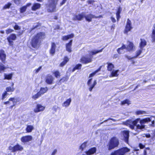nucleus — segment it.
Here are the masks:
<instances>
[{"instance_id":"36","label":"nucleus","mask_w":155,"mask_h":155,"mask_svg":"<svg viewBox=\"0 0 155 155\" xmlns=\"http://www.w3.org/2000/svg\"><path fill=\"white\" fill-rule=\"evenodd\" d=\"M69 79V77L68 76L66 75L63 77L59 80V82L61 83L67 81Z\"/></svg>"},{"instance_id":"30","label":"nucleus","mask_w":155,"mask_h":155,"mask_svg":"<svg viewBox=\"0 0 155 155\" xmlns=\"http://www.w3.org/2000/svg\"><path fill=\"white\" fill-rule=\"evenodd\" d=\"M107 70L108 71H111L113 70V69L114 68V64L111 63H107Z\"/></svg>"},{"instance_id":"24","label":"nucleus","mask_w":155,"mask_h":155,"mask_svg":"<svg viewBox=\"0 0 155 155\" xmlns=\"http://www.w3.org/2000/svg\"><path fill=\"white\" fill-rule=\"evenodd\" d=\"M41 6V4L39 3H34L31 7V10L33 11H35L37 9H39Z\"/></svg>"},{"instance_id":"46","label":"nucleus","mask_w":155,"mask_h":155,"mask_svg":"<svg viewBox=\"0 0 155 155\" xmlns=\"http://www.w3.org/2000/svg\"><path fill=\"white\" fill-rule=\"evenodd\" d=\"M12 4L10 2H8L5 4L3 7V9H6L9 8L11 6Z\"/></svg>"},{"instance_id":"3","label":"nucleus","mask_w":155,"mask_h":155,"mask_svg":"<svg viewBox=\"0 0 155 155\" xmlns=\"http://www.w3.org/2000/svg\"><path fill=\"white\" fill-rule=\"evenodd\" d=\"M103 49V48H102L100 50L91 51L89 53L90 55L88 56H82L80 59V62L83 64H85L91 62L92 61L93 55L101 52Z\"/></svg>"},{"instance_id":"27","label":"nucleus","mask_w":155,"mask_h":155,"mask_svg":"<svg viewBox=\"0 0 155 155\" xmlns=\"http://www.w3.org/2000/svg\"><path fill=\"white\" fill-rule=\"evenodd\" d=\"M110 75V77H114L118 76L119 74L117 73L119 71L118 70H112Z\"/></svg>"},{"instance_id":"48","label":"nucleus","mask_w":155,"mask_h":155,"mask_svg":"<svg viewBox=\"0 0 155 155\" xmlns=\"http://www.w3.org/2000/svg\"><path fill=\"white\" fill-rule=\"evenodd\" d=\"M13 30L12 29L8 28L6 30V33L8 35L10 33L13 32Z\"/></svg>"},{"instance_id":"45","label":"nucleus","mask_w":155,"mask_h":155,"mask_svg":"<svg viewBox=\"0 0 155 155\" xmlns=\"http://www.w3.org/2000/svg\"><path fill=\"white\" fill-rule=\"evenodd\" d=\"M8 93L5 91L2 94L1 97L2 100H3L6 97V96L8 95Z\"/></svg>"},{"instance_id":"2","label":"nucleus","mask_w":155,"mask_h":155,"mask_svg":"<svg viewBox=\"0 0 155 155\" xmlns=\"http://www.w3.org/2000/svg\"><path fill=\"white\" fill-rule=\"evenodd\" d=\"M102 18L103 16L101 15H99L98 16H96L92 14H89L87 15H85L84 13L82 12L81 13L75 15L73 17V19L75 21H80L82 20L84 18H85L86 21L90 22L92 21L93 18Z\"/></svg>"},{"instance_id":"47","label":"nucleus","mask_w":155,"mask_h":155,"mask_svg":"<svg viewBox=\"0 0 155 155\" xmlns=\"http://www.w3.org/2000/svg\"><path fill=\"white\" fill-rule=\"evenodd\" d=\"M26 7L25 6L21 7L20 8V12L21 13L24 12L26 10Z\"/></svg>"},{"instance_id":"31","label":"nucleus","mask_w":155,"mask_h":155,"mask_svg":"<svg viewBox=\"0 0 155 155\" xmlns=\"http://www.w3.org/2000/svg\"><path fill=\"white\" fill-rule=\"evenodd\" d=\"M13 76L12 73H10L8 74H4V80H11Z\"/></svg>"},{"instance_id":"6","label":"nucleus","mask_w":155,"mask_h":155,"mask_svg":"<svg viewBox=\"0 0 155 155\" xmlns=\"http://www.w3.org/2000/svg\"><path fill=\"white\" fill-rule=\"evenodd\" d=\"M130 151V149L127 147H123L114 150L110 155H125Z\"/></svg>"},{"instance_id":"4","label":"nucleus","mask_w":155,"mask_h":155,"mask_svg":"<svg viewBox=\"0 0 155 155\" xmlns=\"http://www.w3.org/2000/svg\"><path fill=\"white\" fill-rule=\"evenodd\" d=\"M140 120V118H137L133 121H132L131 120H128L125 122V124L129 127L132 130L134 129L135 126H136L137 129H142L144 128L145 125L137 124Z\"/></svg>"},{"instance_id":"62","label":"nucleus","mask_w":155,"mask_h":155,"mask_svg":"<svg viewBox=\"0 0 155 155\" xmlns=\"http://www.w3.org/2000/svg\"><path fill=\"white\" fill-rule=\"evenodd\" d=\"M154 124H155V121H154V120H152L151 121V125L152 126V127H154Z\"/></svg>"},{"instance_id":"54","label":"nucleus","mask_w":155,"mask_h":155,"mask_svg":"<svg viewBox=\"0 0 155 155\" xmlns=\"http://www.w3.org/2000/svg\"><path fill=\"white\" fill-rule=\"evenodd\" d=\"M96 73L95 72V71H94L93 72H92L89 75V78L91 77L94 76V75Z\"/></svg>"},{"instance_id":"57","label":"nucleus","mask_w":155,"mask_h":155,"mask_svg":"<svg viewBox=\"0 0 155 155\" xmlns=\"http://www.w3.org/2000/svg\"><path fill=\"white\" fill-rule=\"evenodd\" d=\"M57 152V150L56 149H55L53 151L51 155H54Z\"/></svg>"},{"instance_id":"1","label":"nucleus","mask_w":155,"mask_h":155,"mask_svg":"<svg viewBox=\"0 0 155 155\" xmlns=\"http://www.w3.org/2000/svg\"><path fill=\"white\" fill-rule=\"evenodd\" d=\"M45 32H39L35 35L31 39L30 44L31 47L34 48L38 49L40 47L41 41L45 38Z\"/></svg>"},{"instance_id":"12","label":"nucleus","mask_w":155,"mask_h":155,"mask_svg":"<svg viewBox=\"0 0 155 155\" xmlns=\"http://www.w3.org/2000/svg\"><path fill=\"white\" fill-rule=\"evenodd\" d=\"M45 107L42 105L41 104H37L34 110V111L35 113L42 112L45 109Z\"/></svg>"},{"instance_id":"13","label":"nucleus","mask_w":155,"mask_h":155,"mask_svg":"<svg viewBox=\"0 0 155 155\" xmlns=\"http://www.w3.org/2000/svg\"><path fill=\"white\" fill-rule=\"evenodd\" d=\"M54 79V78L51 75L48 74L46 77L45 82L48 84H51L53 83Z\"/></svg>"},{"instance_id":"9","label":"nucleus","mask_w":155,"mask_h":155,"mask_svg":"<svg viewBox=\"0 0 155 155\" xmlns=\"http://www.w3.org/2000/svg\"><path fill=\"white\" fill-rule=\"evenodd\" d=\"M8 149L12 151L13 152H15L17 151H21L23 150V147L18 143L12 147L9 146L8 147Z\"/></svg>"},{"instance_id":"44","label":"nucleus","mask_w":155,"mask_h":155,"mask_svg":"<svg viewBox=\"0 0 155 155\" xmlns=\"http://www.w3.org/2000/svg\"><path fill=\"white\" fill-rule=\"evenodd\" d=\"M53 74L55 77L57 78H59L61 76L60 73L58 71H55L54 72Z\"/></svg>"},{"instance_id":"56","label":"nucleus","mask_w":155,"mask_h":155,"mask_svg":"<svg viewBox=\"0 0 155 155\" xmlns=\"http://www.w3.org/2000/svg\"><path fill=\"white\" fill-rule=\"evenodd\" d=\"M110 19L113 23H115L116 22V19L114 17L112 16L110 17Z\"/></svg>"},{"instance_id":"43","label":"nucleus","mask_w":155,"mask_h":155,"mask_svg":"<svg viewBox=\"0 0 155 155\" xmlns=\"http://www.w3.org/2000/svg\"><path fill=\"white\" fill-rule=\"evenodd\" d=\"M146 111L141 110H137L135 112V114L136 115H137L145 114H146Z\"/></svg>"},{"instance_id":"58","label":"nucleus","mask_w":155,"mask_h":155,"mask_svg":"<svg viewBox=\"0 0 155 155\" xmlns=\"http://www.w3.org/2000/svg\"><path fill=\"white\" fill-rule=\"evenodd\" d=\"M92 80V78H90V79H89L88 80V81L87 82V84L89 86Z\"/></svg>"},{"instance_id":"40","label":"nucleus","mask_w":155,"mask_h":155,"mask_svg":"<svg viewBox=\"0 0 155 155\" xmlns=\"http://www.w3.org/2000/svg\"><path fill=\"white\" fill-rule=\"evenodd\" d=\"M130 104V101L128 99H126L125 100L121 101L120 103L121 105H124L125 104H127L128 105H129Z\"/></svg>"},{"instance_id":"25","label":"nucleus","mask_w":155,"mask_h":155,"mask_svg":"<svg viewBox=\"0 0 155 155\" xmlns=\"http://www.w3.org/2000/svg\"><path fill=\"white\" fill-rule=\"evenodd\" d=\"M74 37V34L71 33L69 35L63 36L62 38V39L63 41H66L70 38H72Z\"/></svg>"},{"instance_id":"29","label":"nucleus","mask_w":155,"mask_h":155,"mask_svg":"<svg viewBox=\"0 0 155 155\" xmlns=\"http://www.w3.org/2000/svg\"><path fill=\"white\" fill-rule=\"evenodd\" d=\"M140 41L139 46L140 48L143 49V48L147 45V42L144 39H140Z\"/></svg>"},{"instance_id":"55","label":"nucleus","mask_w":155,"mask_h":155,"mask_svg":"<svg viewBox=\"0 0 155 155\" xmlns=\"http://www.w3.org/2000/svg\"><path fill=\"white\" fill-rule=\"evenodd\" d=\"M155 36V26L154 27V29L152 30V33L151 37Z\"/></svg>"},{"instance_id":"39","label":"nucleus","mask_w":155,"mask_h":155,"mask_svg":"<svg viewBox=\"0 0 155 155\" xmlns=\"http://www.w3.org/2000/svg\"><path fill=\"white\" fill-rule=\"evenodd\" d=\"M142 52V49L140 48L136 51V54L134 56V58H137Z\"/></svg>"},{"instance_id":"42","label":"nucleus","mask_w":155,"mask_h":155,"mask_svg":"<svg viewBox=\"0 0 155 155\" xmlns=\"http://www.w3.org/2000/svg\"><path fill=\"white\" fill-rule=\"evenodd\" d=\"M97 82L96 80H94L93 83V84L91 85L89 88V90L90 91H91L93 88L94 87L95 85L97 84Z\"/></svg>"},{"instance_id":"11","label":"nucleus","mask_w":155,"mask_h":155,"mask_svg":"<svg viewBox=\"0 0 155 155\" xmlns=\"http://www.w3.org/2000/svg\"><path fill=\"white\" fill-rule=\"evenodd\" d=\"M133 28L131 22L129 18H128L124 31V33L127 34L129 31H130Z\"/></svg>"},{"instance_id":"15","label":"nucleus","mask_w":155,"mask_h":155,"mask_svg":"<svg viewBox=\"0 0 155 155\" xmlns=\"http://www.w3.org/2000/svg\"><path fill=\"white\" fill-rule=\"evenodd\" d=\"M32 137L31 135H27L22 137L21 138V141L23 143H25L32 140Z\"/></svg>"},{"instance_id":"28","label":"nucleus","mask_w":155,"mask_h":155,"mask_svg":"<svg viewBox=\"0 0 155 155\" xmlns=\"http://www.w3.org/2000/svg\"><path fill=\"white\" fill-rule=\"evenodd\" d=\"M48 90V89L47 87H41L40 88V91L39 92L42 95L46 93Z\"/></svg>"},{"instance_id":"51","label":"nucleus","mask_w":155,"mask_h":155,"mask_svg":"<svg viewBox=\"0 0 155 155\" xmlns=\"http://www.w3.org/2000/svg\"><path fill=\"white\" fill-rule=\"evenodd\" d=\"M67 0H62L61 2L60 3V6H61L63 5L65 3Z\"/></svg>"},{"instance_id":"8","label":"nucleus","mask_w":155,"mask_h":155,"mask_svg":"<svg viewBox=\"0 0 155 155\" xmlns=\"http://www.w3.org/2000/svg\"><path fill=\"white\" fill-rule=\"evenodd\" d=\"M19 100L18 98H15L14 97H11L10 98L8 101L4 102V104L5 105L10 104V101H12V102L13 104L9 107V109H12L14 107H15L16 104L17 102L19 101Z\"/></svg>"},{"instance_id":"21","label":"nucleus","mask_w":155,"mask_h":155,"mask_svg":"<svg viewBox=\"0 0 155 155\" xmlns=\"http://www.w3.org/2000/svg\"><path fill=\"white\" fill-rule=\"evenodd\" d=\"M152 118V117H151L150 116V117H147L142 119L140 120V123L141 125L147 123L151 121Z\"/></svg>"},{"instance_id":"52","label":"nucleus","mask_w":155,"mask_h":155,"mask_svg":"<svg viewBox=\"0 0 155 155\" xmlns=\"http://www.w3.org/2000/svg\"><path fill=\"white\" fill-rule=\"evenodd\" d=\"M95 2L94 0H88L87 1L88 4H93Z\"/></svg>"},{"instance_id":"17","label":"nucleus","mask_w":155,"mask_h":155,"mask_svg":"<svg viewBox=\"0 0 155 155\" xmlns=\"http://www.w3.org/2000/svg\"><path fill=\"white\" fill-rule=\"evenodd\" d=\"M97 151L96 148L94 147L89 149L88 150L85 152V155H91Z\"/></svg>"},{"instance_id":"35","label":"nucleus","mask_w":155,"mask_h":155,"mask_svg":"<svg viewBox=\"0 0 155 155\" xmlns=\"http://www.w3.org/2000/svg\"><path fill=\"white\" fill-rule=\"evenodd\" d=\"M33 129L34 127L32 125H28L27 126L25 130L27 133H30L31 132Z\"/></svg>"},{"instance_id":"14","label":"nucleus","mask_w":155,"mask_h":155,"mask_svg":"<svg viewBox=\"0 0 155 155\" xmlns=\"http://www.w3.org/2000/svg\"><path fill=\"white\" fill-rule=\"evenodd\" d=\"M122 133L123 135L125 141L128 143L129 137V131L128 130H124L122 131Z\"/></svg>"},{"instance_id":"53","label":"nucleus","mask_w":155,"mask_h":155,"mask_svg":"<svg viewBox=\"0 0 155 155\" xmlns=\"http://www.w3.org/2000/svg\"><path fill=\"white\" fill-rule=\"evenodd\" d=\"M125 56L126 58H127L128 60H131L133 58H134V56L132 57H131L129 56L128 55H125Z\"/></svg>"},{"instance_id":"49","label":"nucleus","mask_w":155,"mask_h":155,"mask_svg":"<svg viewBox=\"0 0 155 155\" xmlns=\"http://www.w3.org/2000/svg\"><path fill=\"white\" fill-rule=\"evenodd\" d=\"M138 146L140 149H143L145 147V146L141 143L139 144Z\"/></svg>"},{"instance_id":"34","label":"nucleus","mask_w":155,"mask_h":155,"mask_svg":"<svg viewBox=\"0 0 155 155\" xmlns=\"http://www.w3.org/2000/svg\"><path fill=\"white\" fill-rule=\"evenodd\" d=\"M41 95L38 91L35 94L33 95L32 96V98L34 100H36L39 98Z\"/></svg>"},{"instance_id":"16","label":"nucleus","mask_w":155,"mask_h":155,"mask_svg":"<svg viewBox=\"0 0 155 155\" xmlns=\"http://www.w3.org/2000/svg\"><path fill=\"white\" fill-rule=\"evenodd\" d=\"M56 48V45L55 43L53 42H51V47L49 50V52L51 56H53L55 54Z\"/></svg>"},{"instance_id":"32","label":"nucleus","mask_w":155,"mask_h":155,"mask_svg":"<svg viewBox=\"0 0 155 155\" xmlns=\"http://www.w3.org/2000/svg\"><path fill=\"white\" fill-rule=\"evenodd\" d=\"M82 65L81 64H78L76 65L72 70V72H74L76 70H81V68Z\"/></svg>"},{"instance_id":"64","label":"nucleus","mask_w":155,"mask_h":155,"mask_svg":"<svg viewBox=\"0 0 155 155\" xmlns=\"http://www.w3.org/2000/svg\"><path fill=\"white\" fill-rule=\"evenodd\" d=\"M152 40L154 42H155V35L153 37H151Z\"/></svg>"},{"instance_id":"23","label":"nucleus","mask_w":155,"mask_h":155,"mask_svg":"<svg viewBox=\"0 0 155 155\" xmlns=\"http://www.w3.org/2000/svg\"><path fill=\"white\" fill-rule=\"evenodd\" d=\"M69 58L67 56H64L63 61L59 64V66L63 67L69 61Z\"/></svg>"},{"instance_id":"41","label":"nucleus","mask_w":155,"mask_h":155,"mask_svg":"<svg viewBox=\"0 0 155 155\" xmlns=\"http://www.w3.org/2000/svg\"><path fill=\"white\" fill-rule=\"evenodd\" d=\"M86 147V142H84L82 143L80 146L79 149L81 150V151H83L84 150L85 148Z\"/></svg>"},{"instance_id":"26","label":"nucleus","mask_w":155,"mask_h":155,"mask_svg":"<svg viewBox=\"0 0 155 155\" xmlns=\"http://www.w3.org/2000/svg\"><path fill=\"white\" fill-rule=\"evenodd\" d=\"M71 101V99L70 98L68 99H67L62 104V106L63 107H68L70 104Z\"/></svg>"},{"instance_id":"59","label":"nucleus","mask_w":155,"mask_h":155,"mask_svg":"<svg viewBox=\"0 0 155 155\" xmlns=\"http://www.w3.org/2000/svg\"><path fill=\"white\" fill-rule=\"evenodd\" d=\"M42 67L41 66H40L38 68L36 69V72L38 73L41 68Z\"/></svg>"},{"instance_id":"10","label":"nucleus","mask_w":155,"mask_h":155,"mask_svg":"<svg viewBox=\"0 0 155 155\" xmlns=\"http://www.w3.org/2000/svg\"><path fill=\"white\" fill-rule=\"evenodd\" d=\"M17 37L16 35L15 34H12L10 35L7 38V39L9 45L13 47L14 45V42L13 41L15 40L16 39Z\"/></svg>"},{"instance_id":"50","label":"nucleus","mask_w":155,"mask_h":155,"mask_svg":"<svg viewBox=\"0 0 155 155\" xmlns=\"http://www.w3.org/2000/svg\"><path fill=\"white\" fill-rule=\"evenodd\" d=\"M14 28L15 30H19L21 29L20 27L17 25H16L14 26Z\"/></svg>"},{"instance_id":"37","label":"nucleus","mask_w":155,"mask_h":155,"mask_svg":"<svg viewBox=\"0 0 155 155\" xmlns=\"http://www.w3.org/2000/svg\"><path fill=\"white\" fill-rule=\"evenodd\" d=\"M126 48V46L125 45L123 44L120 48H118L117 50V52L119 54H121V50H123L124 49H125Z\"/></svg>"},{"instance_id":"5","label":"nucleus","mask_w":155,"mask_h":155,"mask_svg":"<svg viewBox=\"0 0 155 155\" xmlns=\"http://www.w3.org/2000/svg\"><path fill=\"white\" fill-rule=\"evenodd\" d=\"M119 144L118 139L116 137H113L110 139L106 146L108 150H111L118 147Z\"/></svg>"},{"instance_id":"61","label":"nucleus","mask_w":155,"mask_h":155,"mask_svg":"<svg viewBox=\"0 0 155 155\" xmlns=\"http://www.w3.org/2000/svg\"><path fill=\"white\" fill-rule=\"evenodd\" d=\"M20 0H15L14 2L16 4H18L20 2Z\"/></svg>"},{"instance_id":"33","label":"nucleus","mask_w":155,"mask_h":155,"mask_svg":"<svg viewBox=\"0 0 155 155\" xmlns=\"http://www.w3.org/2000/svg\"><path fill=\"white\" fill-rule=\"evenodd\" d=\"M15 88L14 87H11V86L7 87L6 88V91L7 92H12L15 90Z\"/></svg>"},{"instance_id":"18","label":"nucleus","mask_w":155,"mask_h":155,"mask_svg":"<svg viewBox=\"0 0 155 155\" xmlns=\"http://www.w3.org/2000/svg\"><path fill=\"white\" fill-rule=\"evenodd\" d=\"M73 41L71 40L68 43L65 45L66 50L69 53L72 51V45Z\"/></svg>"},{"instance_id":"7","label":"nucleus","mask_w":155,"mask_h":155,"mask_svg":"<svg viewBox=\"0 0 155 155\" xmlns=\"http://www.w3.org/2000/svg\"><path fill=\"white\" fill-rule=\"evenodd\" d=\"M49 2L48 11L49 12H53L56 11V5L58 1L55 0H48Z\"/></svg>"},{"instance_id":"19","label":"nucleus","mask_w":155,"mask_h":155,"mask_svg":"<svg viewBox=\"0 0 155 155\" xmlns=\"http://www.w3.org/2000/svg\"><path fill=\"white\" fill-rule=\"evenodd\" d=\"M6 58V55L3 49L0 50V60L2 62L5 63Z\"/></svg>"},{"instance_id":"20","label":"nucleus","mask_w":155,"mask_h":155,"mask_svg":"<svg viewBox=\"0 0 155 155\" xmlns=\"http://www.w3.org/2000/svg\"><path fill=\"white\" fill-rule=\"evenodd\" d=\"M134 45L133 42L128 41V44L126 46V49L127 51L130 52L134 50Z\"/></svg>"},{"instance_id":"63","label":"nucleus","mask_w":155,"mask_h":155,"mask_svg":"<svg viewBox=\"0 0 155 155\" xmlns=\"http://www.w3.org/2000/svg\"><path fill=\"white\" fill-rule=\"evenodd\" d=\"M38 26H39V25H37L35 26H33V28H32V30L34 29L37 28V27H38Z\"/></svg>"},{"instance_id":"22","label":"nucleus","mask_w":155,"mask_h":155,"mask_svg":"<svg viewBox=\"0 0 155 155\" xmlns=\"http://www.w3.org/2000/svg\"><path fill=\"white\" fill-rule=\"evenodd\" d=\"M122 11V8L120 6H119L118 8L116 11V14L117 19V21H118L120 18V14Z\"/></svg>"},{"instance_id":"60","label":"nucleus","mask_w":155,"mask_h":155,"mask_svg":"<svg viewBox=\"0 0 155 155\" xmlns=\"http://www.w3.org/2000/svg\"><path fill=\"white\" fill-rule=\"evenodd\" d=\"M101 66H100L97 70H95V72L96 73H97L98 71H100L101 69Z\"/></svg>"},{"instance_id":"38","label":"nucleus","mask_w":155,"mask_h":155,"mask_svg":"<svg viewBox=\"0 0 155 155\" xmlns=\"http://www.w3.org/2000/svg\"><path fill=\"white\" fill-rule=\"evenodd\" d=\"M6 69V67H5L2 64H0V73L4 71Z\"/></svg>"}]
</instances>
